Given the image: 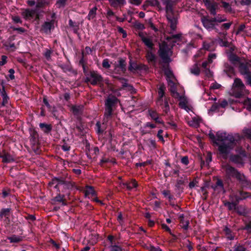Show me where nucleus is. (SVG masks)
<instances>
[{
	"label": "nucleus",
	"mask_w": 251,
	"mask_h": 251,
	"mask_svg": "<svg viewBox=\"0 0 251 251\" xmlns=\"http://www.w3.org/2000/svg\"><path fill=\"white\" fill-rule=\"evenodd\" d=\"M208 135L213 143L218 146L219 153L224 158H226L227 155L242 138L238 133H227L221 131H218L216 135L210 131Z\"/></svg>",
	"instance_id": "obj_1"
},
{
	"label": "nucleus",
	"mask_w": 251,
	"mask_h": 251,
	"mask_svg": "<svg viewBox=\"0 0 251 251\" xmlns=\"http://www.w3.org/2000/svg\"><path fill=\"white\" fill-rule=\"evenodd\" d=\"M118 103V99L114 96L109 97L105 102V112L104 114L103 122L102 126L100 123L96 124L97 130L98 133H102L105 129V123H107L111 118L113 111L116 104Z\"/></svg>",
	"instance_id": "obj_2"
},
{
	"label": "nucleus",
	"mask_w": 251,
	"mask_h": 251,
	"mask_svg": "<svg viewBox=\"0 0 251 251\" xmlns=\"http://www.w3.org/2000/svg\"><path fill=\"white\" fill-rule=\"evenodd\" d=\"M162 5L158 0H148L146 3L148 5L156 6L159 11L165 10L166 13H172L173 6L177 2L178 0H160Z\"/></svg>",
	"instance_id": "obj_3"
},
{
	"label": "nucleus",
	"mask_w": 251,
	"mask_h": 251,
	"mask_svg": "<svg viewBox=\"0 0 251 251\" xmlns=\"http://www.w3.org/2000/svg\"><path fill=\"white\" fill-rule=\"evenodd\" d=\"M51 187H53L57 191L64 192L66 190L73 187V184L69 179H64L63 177H55L49 183Z\"/></svg>",
	"instance_id": "obj_4"
},
{
	"label": "nucleus",
	"mask_w": 251,
	"mask_h": 251,
	"mask_svg": "<svg viewBox=\"0 0 251 251\" xmlns=\"http://www.w3.org/2000/svg\"><path fill=\"white\" fill-rule=\"evenodd\" d=\"M247 93L248 91L246 89L242 80L238 78H235L230 92V95L236 98H239Z\"/></svg>",
	"instance_id": "obj_5"
},
{
	"label": "nucleus",
	"mask_w": 251,
	"mask_h": 251,
	"mask_svg": "<svg viewBox=\"0 0 251 251\" xmlns=\"http://www.w3.org/2000/svg\"><path fill=\"white\" fill-rule=\"evenodd\" d=\"M172 46L169 47L167 43L165 41L159 44V54L164 63H169L171 61L170 57L172 54Z\"/></svg>",
	"instance_id": "obj_6"
},
{
	"label": "nucleus",
	"mask_w": 251,
	"mask_h": 251,
	"mask_svg": "<svg viewBox=\"0 0 251 251\" xmlns=\"http://www.w3.org/2000/svg\"><path fill=\"white\" fill-rule=\"evenodd\" d=\"M222 169L228 178L235 177L240 181H243L245 179V176L243 174H241L235 168L228 164H223Z\"/></svg>",
	"instance_id": "obj_7"
},
{
	"label": "nucleus",
	"mask_w": 251,
	"mask_h": 251,
	"mask_svg": "<svg viewBox=\"0 0 251 251\" xmlns=\"http://www.w3.org/2000/svg\"><path fill=\"white\" fill-rule=\"evenodd\" d=\"M56 18L55 13H51V19H47L46 21L41 26V31L47 34H50L51 31L54 28L55 25L56 23Z\"/></svg>",
	"instance_id": "obj_8"
},
{
	"label": "nucleus",
	"mask_w": 251,
	"mask_h": 251,
	"mask_svg": "<svg viewBox=\"0 0 251 251\" xmlns=\"http://www.w3.org/2000/svg\"><path fill=\"white\" fill-rule=\"evenodd\" d=\"M239 71L247 79L249 84H251V71L249 65L247 63H240Z\"/></svg>",
	"instance_id": "obj_9"
},
{
	"label": "nucleus",
	"mask_w": 251,
	"mask_h": 251,
	"mask_svg": "<svg viewBox=\"0 0 251 251\" xmlns=\"http://www.w3.org/2000/svg\"><path fill=\"white\" fill-rule=\"evenodd\" d=\"M138 34L145 46L149 49L152 50L153 46L152 37L144 32L140 31Z\"/></svg>",
	"instance_id": "obj_10"
},
{
	"label": "nucleus",
	"mask_w": 251,
	"mask_h": 251,
	"mask_svg": "<svg viewBox=\"0 0 251 251\" xmlns=\"http://www.w3.org/2000/svg\"><path fill=\"white\" fill-rule=\"evenodd\" d=\"M201 22L203 26L208 31L215 29L217 32L221 33L219 29L216 27L217 24L215 23L214 21H213V18L209 19L205 17L201 19Z\"/></svg>",
	"instance_id": "obj_11"
},
{
	"label": "nucleus",
	"mask_w": 251,
	"mask_h": 251,
	"mask_svg": "<svg viewBox=\"0 0 251 251\" xmlns=\"http://www.w3.org/2000/svg\"><path fill=\"white\" fill-rule=\"evenodd\" d=\"M101 76L96 72H91L86 79V82H89L92 85H96L102 81Z\"/></svg>",
	"instance_id": "obj_12"
},
{
	"label": "nucleus",
	"mask_w": 251,
	"mask_h": 251,
	"mask_svg": "<svg viewBox=\"0 0 251 251\" xmlns=\"http://www.w3.org/2000/svg\"><path fill=\"white\" fill-rule=\"evenodd\" d=\"M204 5L213 16L216 15V9L219 8V3L211 0H203Z\"/></svg>",
	"instance_id": "obj_13"
},
{
	"label": "nucleus",
	"mask_w": 251,
	"mask_h": 251,
	"mask_svg": "<svg viewBox=\"0 0 251 251\" xmlns=\"http://www.w3.org/2000/svg\"><path fill=\"white\" fill-rule=\"evenodd\" d=\"M24 17L27 20L35 17L36 19H39V15L38 11L36 9H26L22 12Z\"/></svg>",
	"instance_id": "obj_14"
},
{
	"label": "nucleus",
	"mask_w": 251,
	"mask_h": 251,
	"mask_svg": "<svg viewBox=\"0 0 251 251\" xmlns=\"http://www.w3.org/2000/svg\"><path fill=\"white\" fill-rule=\"evenodd\" d=\"M177 99L180 101L179 102V106L182 109H184L187 112L191 110L190 108L187 105L188 103L187 98L183 95H179V97L176 98Z\"/></svg>",
	"instance_id": "obj_15"
},
{
	"label": "nucleus",
	"mask_w": 251,
	"mask_h": 251,
	"mask_svg": "<svg viewBox=\"0 0 251 251\" xmlns=\"http://www.w3.org/2000/svg\"><path fill=\"white\" fill-rule=\"evenodd\" d=\"M245 155H232L230 157V160L237 165H243L244 164Z\"/></svg>",
	"instance_id": "obj_16"
},
{
	"label": "nucleus",
	"mask_w": 251,
	"mask_h": 251,
	"mask_svg": "<svg viewBox=\"0 0 251 251\" xmlns=\"http://www.w3.org/2000/svg\"><path fill=\"white\" fill-rule=\"evenodd\" d=\"M249 197V195L248 193L240 191L235 195L232 194L230 195V198L232 201L235 200L237 203H238L240 201L248 198Z\"/></svg>",
	"instance_id": "obj_17"
},
{
	"label": "nucleus",
	"mask_w": 251,
	"mask_h": 251,
	"mask_svg": "<svg viewBox=\"0 0 251 251\" xmlns=\"http://www.w3.org/2000/svg\"><path fill=\"white\" fill-rule=\"evenodd\" d=\"M174 12V11H173ZM166 13V18L170 24V27L173 30H175L176 27V25L177 23V19L172 15L173 13Z\"/></svg>",
	"instance_id": "obj_18"
},
{
	"label": "nucleus",
	"mask_w": 251,
	"mask_h": 251,
	"mask_svg": "<svg viewBox=\"0 0 251 251\" xmlns=\"http://www.w3.org/2000/svg\"><path fill=\"white\" fill-rule=\"evenodd\" d=\"M223 231L225 235L228 240H233L235 237V233L233 232L227 226H224Z\"/></svg>",
	"instance_id": "obj_19"
},
{
	"label": "nucleus",
	"mask_w": 251,
	"mask_h": 251,
	"mask_svg": "<svg viewBox=\"0 0 251 251\" xmlns=\"http://www.w3.org/2000/svg\"><path fill=\"white\" fill-rule=\"evenodd\" d=\"M212 188L214 191L217 193L224 194L225 192L223 182L220 179L217 180L216 184L212 186Z\"/></svg>",
	"instance_id": "obj_20"
},
{
	"label": "nucleus",
	"mask_w": 251,
	"mask_h": 251,
	"mask_svg": "<svg viewBox=\"0 0 251 251\" xmlns=\"http://www.w3.org/2000/svg\"><path fill=\"white\" fill-rule=\"evenodd\" d=\"M176 80H169L168 82V84L170 87V91L172 93V96L174 98L179 97L180 94L176 91Z\"/></svg>",
	"instance_id": "obj_21"
},
{
	"label": "nucleus",
	"mask_w": 251,
	"mask_h": 251,
	"mask_svg": "<svg viewBox=\"0 0 251 251\" xmlns=\"http://www.w3.org/2000/svg\"><path fill=\"white\" fill-rule=\"evenodd\" d=\"M224 72L226 74L227 76L229 77H231L232 76L234 75V68L228 63H225Z\"/></svg>",
	"instance_id": "obj_22"
},
{
	"label": "nucleus",
	"mask_w": 251,
	"mask_h": 251,
	"mask_svg": "<svg viewBox=\"0 0 251 251\" xmlns=\"http://www.w3.org/2000/svg\"><path fill=\"white\" fill-rule=\"evenodd\" d=\"M115 71L119 72L120 71H122L123 73H125L126 71L125 68V61L123 59H119L118 62L115 63Z\"/></svg>",
	"instance_id": "obj_23"
},
{
	"label": "nucleus",
	"mask_w": 251,
	"mask_h": 251,
	"mask_svg": "<svg viewBox=\"0 0 251 251\" xmlns=\"http://www.w3.org/2000/svg\"><path fill=\"white\" fill-rule=\"evenodd\" d=\"M11 215V208L0 209V219H9Z\"/></svg>",
	"instance_id": "obj_24"
},
{
	"label": "nucleus",
	"mask_w": 251,
	"mask_h": 251,
	"mask_svg": "<svg viewBox=\"0 0 251 251\" xmlns=\"http://www.w3.org/2000/svg\"><path fill=\"white\" fill-rule=\"evenodd\" d=\"M129 70L132 72L135 73L138 70L142 69V66L141 64H138L136 62H132L130 60L129 61Z\"/></svg>",
	"instance_id": "obj_25"
},
{
	"label": "nucleus",
	"mask_w": 251,
	"mask_h": 251,
	"mask_svg": "<svg viewBox=\"0 0 251 251\" xmlns=\"http://www.w3.org/2000/svg\"><path fill=\"white\" fill-rule=\"evenodd\" d=\"M228 60L234 66H236V64L240 63V58L235 54L230 53L227 55Z\"/></svg>",
	"instance_id": "obj_26"
},
{
	"label": "nucleus",
	"mask_w": 251,
	"mask_h": 251,
	"mask_svg": "<svg viewBox=\"0 0 251 251\" xmlns=\"http://www.w3.org/2000/svg\"><path fill=\"white\" fill-rule=\"evenodd\" d=\"M0 157L4 163H9L14 161V159L9 153L4 151L0 153Z\"/></svg>",
	"instance_id": "obj_27"
},
{
	"label": "nucleus",
	"mask_w": 251,
	"mask_h": 251,
	"mask_svg": "<svg viewBox=\"0 0 251 251\" xmlns=\"http://www.w3.org/2000/svg\"><path fill=\"white\" fill-rule=\"evenodd\" d=\"M165 86L162 84L161 85L158 89V95L159 99L157 100V103L158 104L162 105L163 104V97L164 95L165 90Z\"/></svg>",
	"instance_id": "obj_28"
},
{
	"label": "nucleus",
	"mask_w": 251,
	"mask_h": 251,
	"mask_svg": "<svg viewBox=\"0 0 251 251\" xmlns=\"http://www.w3.org/2000/svg\"><path fill=\"white\" fill-rule=\"evenodd\" d=\"M148 113L151 118L156 122L160 124L163 123V122L159 120L158 118V114L156 111L152 109H149Z\"/></svg>",
	"instance_id": "obj_29"
},
{
	"label": "nucleus",
	"mask_w": 251,
	"mask_h": 251,
	"mask_svg": "<svg viewBox=\"0 0 251 251\" xmlns=\"http://www.w3.org/2000/svg\"><path fill=\"white\" fill-rule=\"evenodd\" d=\"M71 110L74 115L78 116L82 113L83 110V106L81 105H73L71 107Z\"/></svg>",
	"instance_id": "obj_30"
},
{
	"label": "nucleus",
	"mask_w": 251,
	"mask_h": 251,
	"mask_svg": "<svg viewBox=\"0 0 251 251\" xmlns=\"http://www.w3.org/2000/svg\"><path fill=\"white\" fill-rule=\"evenodd\" d=\"M201 122V119L198 117H194L191 120L188 121V125L193 127L198 128Z\"/></svg>",
	"instance_id": "obj_31"
},
{
	"label": "nucleus",
	"mask_w": 251,
	"mask_h": 251,
	"mask_svg": "<svg viewBox=\"0 0 251 251\" xmlns=\"http://www.w3.org/2000/svg\"><path fill=\"white\" fill-rule=\"evenodd\" d=\"M96 195L95 191L92 186H86L85 190V195L89 198Z\"/></svg>",
	"instance_id": "obj_32"
},
{
	"label": "nucleus",
	"mask_w": 251,
	"mask_h": 251,
	"mask_svg": "<svg viewBox=\"0 0 251 251\" xmlns=\"http://www.w3.org/2000/svg\"><path fill=\"white\" fill-rule=\"evenodd\" d=\"M165 74L166 76V80L167 82H169V80H176V78L171 70L169 69L166 70L165 71Z\"/></svg>",
	"instance_id": "obj_33"
},
{
	"label": "nucleus",
	"mask_w": 251,
	"mask_h": 251,
	"mask_svg": "<svg viewBox=\"0 0 251 251\" xmlns=\"http://www.w3.org/2000/svg\"><path fill=\"white\" fill-rule=\"evenodd\" d=\"M192 74L198 76L200 73V69L197 64H194L190 69Z\"/></svg>",
	"instance_id": "obj_34"
},
{
	"label": "nucleus",
	"mask_w": 251,
	"mask_h": 251,
	"mask_svg": "<svg viewBox=\"0 0 251 251\" xmlns=\"http://www.w3.org/2000/svg\"><path fill=\"white\" fill-rule=\"evenodd\" d=\"M137 185L135 180L132 179L129 182L126 181V190L135 189Z\"/></svg>",
	"instance_id": "obj_35"
},
{
	"label": "nucleus",
	"mask_w": 251,
	"mask_h": 251,
	"mask_svg": "<svg viewBox=\"0 0 251 251\" xmlns=\"http://www.w3.org/2000/svg\"><path fill=\"white\" fill-rule=\"evenodd\" d=\"M110 4L115 7H118L123 5L125 0H108Z\"/></svg>",
	"instance_id": "obj_36"
},
{
	"label": "nucleus",
	"mask_w": 251,
	"mask_h": 251,
	"mask_svg": "<svg viewBox=\"0 0 251 251\" xmlns=\"http://www.w3.org/2000/svg\"><path fill=\"white\" fill-rule=\"evenodd\" d=\"M40 127L45 133H48L51 130V126L45 123H41L39 125Z\"/></svg>",
	"instance_id": "obj_37"
},
{
	"label": "nucleus",
	"mask_w": 251,
	"mask_h": 251,
	"mask_svg": "<svg viewBox=\"0 0 251 251\" xmlns=\"http://www.w3.org/2000/svg\"><path fill=\"white\" fill-rule=\"evenodd\" d=\"M8 240L10 241V243H19L22 240V237L16 235H13L11 237L7 238Z\"/></svg>",
	"instance_id": "obj_38"
},
{
	"label": "nucleus",
	"mask_w": 251,
	"mask_h": 251,
	"mask_svg": "<svg viewBox=\"0 0 251 251\" xmlns=\"http://www.w3.org/2000/svg\"><path fill=\"white\" fill-rule=\"evenodd\" d=\"M215 23H222L227 21L226 18L225 16L218 15L216 17L212 18Z\"/></svg>",
	"instance_id": "obj_39"
},
{
	"label": "nucleus",
	"mask_w": 251,
	"mask_h": 251,
	"mask_svg": "<svg viewBox=\"0 0 251 251\" xmlns=\"http://www.w3.org/2000/svg\"><path fill=\"white\" fill-rule=\"evenodd\" d=\"M237 203L236 201H235V202L226 201V202H224V205L226 206H227L229 210H231L236 209V206Z\"/></svg>",
	"instance_id": "obj_40"
},
{
	"label": "nucleus",
	"mask_w": 251,
	"mask_h": 251,
	"mask_svg": "<svg viewBox=\"0 0 251 251\" xmlns=\"http://www.w3.org/2000/svg\"><path fill=\"white\" fill-rule=\"evenodd\" d=\"M97 10V7H93L92 9H91L89 12L88 15V19L89 20L93 19L95 18L96 15V11Z\"/></svg>",
	"instance_id": "obj_41"
},
{
	"label": "nucleus",
	"mask_w": 251,
	"mask_h": 251,
	"mask_svg": "<svg viewBox=\"0 0 251 251\" xmlns=\"http://www.w3.org/2000/svg\"><path fill=\"white\" fill-rule=\"evenodd\" d=\"M245 107L250 112H251V98H247L244 102Z\"/></svg>",
	"instance_id": "obj_42"
},
{
	"label": "nucleus",
	"mask_w": 251,
	"mask_h": 251,
	"mask_svg": "<svg viewBox=\"0 0 251 251\" xmlns=\"http://www.w3.org/2000/svg\"><path fill=\"white\" fill-rule=\"evenodd\" d=\"M212 161V154L208 152L206 155L205 160V161H203L202 162H201V164H206V165H209V164Z\"/></svg>",
	"instance_id": "obj_43"
},
{
	"label": "nucleus",
	"mask_w": 251,
	"mask_h": 251,
	"mask_svg": "<svg viewBox=\"0 0 251 251\" xmlns=\"http://www.w3.org/2000/svg\"><path fill=\"white\" fill-rule=\"evenodd\" d=\"M233 251H246V248L244 245L236 244L234 246Z\"/></svg>",
	"instance_id": "obj_44"
},
{
	"label": "nucleus",
	"mask_w": 251,
	"mask_h": 251,
	"mask_svg": "<svg viewBox=\"0 0 251 251\" xmlns=\"http://www.w3.org/2000/svg\"><path fill=\"white\" fill-rule=\"evenodd\" d=\"M189 221H180L179 226L184 230H187L189 228Z\"/></svg>",
	"instance_id": "obj_45"
},
{
	"label": "nucleus",
	"mask_w": 251,
	"mask_h": 251,
	"mask_svg": "<svg viewBox=\"0 0 251 251\" xmlns=\"http://www.w3.org/2000/svg\"><path fill=\"white\" fill-rule=\"evenodd\" d=\"M127 92L130 93L131 94H133L136 93V91L132 85L126 83V93Z\"/></svg>",
	"instance_id": "obj_46"
},
{
	"label": "nucleus",
	"mask_w": 251,
	"mask_h": 251,
	"mask_svg": "<svg viewBox=\"0 0 251 251\" xmlns=\"http://www.w3.org/2000/svg\"><path fill=\"white\" fill-rule=\"evenodd\" d=\"M243 132L248 138L251 140V128H245L243 129Z\"/></svg>",
	"instance_id": "obj_47"
},
{
	"label": "nucleus",
	"mask_w": 251,
	"mask_h": 251,
	"mask_svg": "<svg viewBox=\"0 0 251 251\" xmlns=\"http://www.w3.org/2000/svg\"><path fill=\"white\" fill-rule=\"evenodd\" d=\"M2 102L1 103V106H4L6 104H8V97L4 93L2 94Z\"/></svg>",
	"instance_id": "obj_48"
},
{
	"label": "nucleus",
	"mask_w": 251,
	"mask_h": 251,
	"mask_svg": "<svg viewBox=\"0 0 251 251\" xmlns=\"http://www.w3.org/2000/svg\"><path fill=\"white\" fill-rule=\"evenodd\" d=\"M52 53V51L50 50L47 49L44 53V56L46 57V59L48 61L50 60L51 59V54Z\"/></svg>",
	"instance_id": "obj_49"
},
{
	"label": "nucleus",
	"mask_w": 251,
	"mask_h": 251,
	"mask_svg": "<svg viewBox=\"0 0 251 251\" xmlns=\"http://www.w3.org/2000/svg\"><path fill=\"white\" fill-rule=\"evenodd\" d=\"M223 6L226 11L230 12L231 11L232 8L230 4L226 2L222 1Z\"/></svg>",
	"instance_id": "obj_50"
},
{
	"label": "nucleus",
	"mask_w": 251,
	"mask_h": 251,
	"mask_svg": "<svg viewBox=\"0 0 251 251\" xmlns=\"http://www.w3.org/2000/svg\"><path fill=\"white\" fill-rule=\"evenodd\" d=\"M220 108L218 104L216 103L213 104L209 110V113L211 112H217Z\"/></svg>",
	"instance_id": "obj_51"
},
{
	"label": "nucleus",
	"mask_w": 251,
	"mask_h": 251,
	"mask_svg": "<svg viewBox=\"0 0 251 251\" xmlns=\"http://www.w3.org/2000/svg\"><path fill=\"white\" fill-rule=\"evenodd\" d=\"M216 57H217V55L215 53H210L209 54L208 57V62L209 63H212L213 60L216 59Z\"/></svg>",
	"instance_id": "obj_52"
},
{
	"label": "nucleus",
	"mask_w": 251,
	"mask_h": 251,
	"mask_svg": "<svg viewBox=\"0 0 251 251\" xmlns=\"http://www.w3.org/2000/svg\"><path fill=\"white\" fill-rule=\"evenodd\" d=\"M102 67L106 69H109L110 67V64L109 63L108 59H105L102 63Z\"/></svg>",
	"instance_id": "obj_53"
},
{
	"label": "nucleus",
	"mask_w": 251,
	"mask_h": 251,
	"mask_svg": "<svg viewBox=\"0 0 251 251\" xmlns=\"http://www.w3.org/2000/svg\"><path fill=\"white\" fill-rule=\"evenodd\" d=\"M222 85L220 84H219L217 83L216 82H215L211 84L210 86V89L215 90V89H218L220 88H221Z\"/></svg>",
	"instance_id": "obj_54"
},
{
	"label": "nucleus",
	"mask_w": 251,
	"mask_h": 251,
	"mask_svg": "<svg viewBox=\"0 0 251 251\" xmlns=\"http://www.w3.org/2000/svg\"><path fill=\"white\" fill-rule=\"evenodd\" d=\"M242 229L246 230L249 233H251V221L249 223L246 224L245 226L243 227Z\"/></svg>",
	"instance_id": "obj_55"
},
{
	"label": "nucleus",
	"mask_w": 251,
	"mask_h": 251,
	"mask_svg": "<svg viewBox=\"0 0 251 251\" xmlns=\"http://www.w3.org/2000/svg\"><path fill=\"white\" fill-rule=\"evenodd\" d=\"M203 72L205 75L209 78L211 77L213 75L212 72L208 68L204 69Z\"/></svg>",
	"instance_id": "obj_56"
},
{
	"label": "nucleus",
	"mask_w": 251,
	"mask_h": 251,
	"mask_svg": "<svg viewBox=\"0 0 251 251\" xmlns=\"http://www.w3.org/2000/svg\"><path fill=\"white\" fill-rule=\"evenodd\" d=\"M110 248L111 251H122L121 247L116 245H111Z\"/></svg>",
	"instance_id": "obj_57"
},
{
	"label": "nucleus",
	"mask_w": 251,
	"mask_h": 251,
	"mask_svg": "<svg viewBox=\"0 0 251 251\" xmlns=\"http://www.w3.org/2000/svg\"><path fill=\"white\" fill-rule=\"evenodd\" d=\"M170 110V107L168 101L165 100L164 101V106L163 107V111L167 113Z\"/></svg>",
	"instance_id": "obj_58"
},
{
	"label": "nucleus",
	"mask_w": 251,
	"mask_h": 251,
	"mask_svg": "<svg viewBox=\"0 0 251 251\" xmlns=\"http://www.w3.org/2000/svg\"><path fill=\"white\" fill-rule=\"evenodd\" d=\"M231 25H232L231 23H225V24H223L221 25V28L222 29H225L226 30H227V29H228L230 28V27Z\"/></svg>",
	"instance_id": "obj_59"
},
{
	"label": "nucleus",
	"mask_w": 251,
	"mask_h": 251,
	"mask_svg": "<svg viewBox=\"0 0 251 251\" xmlns=\"http://www.w3.org/2000/svg\"><path fill=\"white\" fill-rule=\"evenodd\" d=\"M219 44L221 47H227L228 46V43L226 41H224L220 38H218V39Z\"/></svg>",
	"instance_id": "obj_60"
},
{
	"label": "nucleus",
	"mask_w": 251,
	"mask_h": 251,
	"mask_svg": "<svg viewBox=\"0 0 251 251\" xmlns=\"http://www.w3.org/2000/svg\"><path fill=\"white\" fill-rule=\"evenodd\" d=\"M163 133V130L160 129L158 130L157 136L159 138V140L162 141V142H164V140L163 136L162 135V133Z\"/></svg>",
	"instance_id": "obj_61"
},
{
	"label": "nucleus",
	"mask_w": 251,
	"mask_h": 251,
	"mask_svg": "<svg viewBox=\"0 0 251 251\" xmlns=\"http://www.w3.org/2000/svg\"><path fill=\"white\" fill-rule=\"evenodd\" d=\"M63 198V196L59 194L54 198L53 201H54L62 202L64 200Z\"/></svg>",
	"instance_id": "obj_62"
},
{
	"label": "nucleus",
	"mask_w": 251,
	"mask_h": 251,
	"mask_svg": "<svg viewBox=\"0 0 251 251\" xmlns=\"http://www.w3.org/2000/svg\"><path fill=\"white\" fill-rule=\"evenodd\" d=\"M130 3L138 6L140 5L142 2V0H129Z\"/></svg>",
	"instance_id": "obj_63"
},
{
	"label": "nucleus",
	"mask_w": 251,
	"mask_h": 251,
	"mask_svg": "<svg viewBox=\"0 0 251 251\" xmlns=\"http://www.w3.org/2000/svg\"><path fill=\"white\" fill-rule=\"evenodd\" d=\"M240 4L242 5H250L251 4V0H241Z\"/></svg>",
	"instance_id": "obj_64"
}]
</instances>
